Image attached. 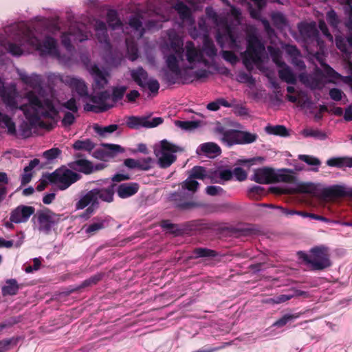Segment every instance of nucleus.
<instances>
[{
  "label": "nucleus",
  "mask_w": 352,
  "mask_h": 352,
  "mask_svg": "<svg viewBox=\"0 0 352 352\" xmlns=\"http://www.w3.org/2000/svg\"><path fill=\"white\" fill-rule=\"evenodd\" d=\"M87 69L94 78V96L100 94L108 84V79L109 74L106 70L100 69L96 64L87 65Z\"/></svg>",
  "instance_id": "nucleus-19"
},
{
  "label": "nucleus",
  "mask_w": 352,
  "mask_h": 352,
  "mask_svg": "<svg viewBox=\"0 0 352 352\" xmlns=\"http://www.w3.org/2000/svg\"><path fill=\"white\" fill-rule=\"evenodd\" d=\"M173 8L177 12L179 18L183 23H186L190 28H188V33L192 38H197L200 36H208L207 27L206 25V20L201 18L199 21V30L194 26L195 21L192 16L191 11L189 8L182 1H177L173 7Z\"/></svg>",
  "instance_id": "nucleus-9"
},
{
  "label": "nucleus",
  "mask_w": 352,
  "mask_h": 352,
  "mask_svg": "<svg viewBox=\"0 0 352 352\" xmlns=\"http://www.w3.org/2000/svg\"><path fill=\"white\" fill-rule=\"evenodd\" d=\"M293 295L291 294H280L272 298L267 300V302L274 304L283 303L293 298Z\"/></svg>",
  "instance_id": "nucleus-51"
},
{
  "label": "nucleus",
  "mask_w": 352,
  "mask_h": 352,
  "mask_svg": "<svg viewBox=\"0 0 352 352\" xmlns=\"http://www.w3.org/2000/svg\"><path fill=\"white\" fill-rule=\"evenodd\" d=\"M294 318H296V317L294 316L293 315L286 314V315L283 316L281 318H280L279 320L276 321L273 324V326L277 327H282L285 326L289 321H290L291 320H292Z\"/></svg>",
  "instance_id": "nucleus-59"
},
{
  "label": "nucleus",
  "mask_w": 352,
  "mask_h": 352,
  "mask_svg": "<svg viewBox=\"0 0 352 352\" xmlns=\"http://www.w3.org/2000/svg\"><path fill=\"white\" fill-rule=\"evenodd\" d=\"M153 160L151 157H145L138 160L129 158L124 160V165L129 168H137L143 170H148L152 166Z\"/></svg>",
  "instance_id": "nucleus-29"
},
{
  "label": "nucleus",
  "mask_w": 352,
  "mask_h": 352,
  "mask_svg": "<svg viewBox=\"0 0 352 352\" xmlns=\"http://www.w3.org/2000/svg\"><path fill=\"white\" fill-rule=\"evenodd\" d=\"M172 9L173 8H167L164 10H162L161 8L156 9L153 12V14L156 15L159 18V20L157 21H155L153 19L149 20L146 24V28L148 30H159L161 28L162 23L170 19V13L172 12Z\"/></svg>",
  "instance_id": "nucleus-26"
},
{
  "label": "nucleus",
  "mask_w": 352,
  "mask_h": 352,
  "mask_svg": "<svg viewBox=\"0 0 352 352\" xmlns=\"http://www.w3.org/2000/svg\"><path fill=\"white\" fill-rule=\"evenodd\" d=\"M142 13L138 12L131 16L128 25L124 28L116 10H109L107 14V21L111 30L116 32V34L121 33L127 36L125 38L127 56L132 61L138 57L135 40L140 38L145 32V28L142 26Z\"/></svg>",
  "instance_id": "nucleus-4"
},
{
  "label": "nucleus",
  "mask_w": 352,
  "mask_h": 352,
  "mask_svg": "<svg viewBox=\"0 0 352 352\" xmlns=\"http://www.w3.org/2000/svg\"><path fill=\"white\" fill-rule=\"evenodd\" d=\"M78 116V113L64 111V116L61 120V124L64 127H69L72 125Z\"/></svg>",
  "instance_id": "nucleus-47"
},
{
  "label": "nucleus",
  "mask_w": 352,
  "mask_h": 352,
  "mask_svg": "<svg viewBox=\"0 0 352 352\" xmlns=\"http://www.w3.org/2000/svg\"><path fill=\"white\" fill-rule=\"evenodd\" d=\"M69 75H61L60 74L51 73L48 75L47 79L53 84H56L58 82L64 83V78L68 77Z\"/></svg>",
  "instance_id": "nucleus-57"
},
{
  "label": "nucleus",
  "mask_w": 352,
  "mask_h": 352,
  "mask_svg": "<svg viewBox=\"0 0 352 352\" xmlns=\"http://www.w3.org/2000/svg\"><path fill=\"white\" fill-rule=\"evenodd\" d=\"M343 95V92L338 88H332L329 90L330 98L335 101H340Z\"/></svg>",
  "instance_id": "nucleus-61"
},
{
  "label": "nucleus",
  "mask_w": 352,
  "mask_h": 352,
  "mask_svg": "<svg viewBox=\"0 0 352 352\" xmlns=\"http://www.w3.org/2000/svg\"><path fill=\"white\" fill-rule=\"evenodd\" d=\"M162 122L163 120L160 117L149 119L146 117L132 116L128 118L126 125L131 129H138L140 126L152 128L160 125Z\"/></svg>",
  "instance_id": "nucleus-23"
},
{
  "label": "nucleus",
  "mask_w": 352,
  "mask_h": 352,
  "mask_svg": "<svg viewBox=\"0 0 352 352\" xmlns=\"http://www.w3.org/2000/svg\"><path fill=\"white\" fill-rule=\"evenodd\" d=\"M342 2L346 4L344 10L349 14L346 25L352 34V0H342Z\"/></svg>",
  "instance_id": "nucleus-49"
},
{
  "label": "nucleus",
  "mask_w": 352,
  "mask_h": 352,
  "mask_svg": "<svg viewBox=\"0 0 352 352\" xmlns=\"http://www.w3.org/2000/svg\"><path fill=\"white\" fill-rule=\"evenodd\" d=\"M234 108V112L236 115L239 116H245L248 113V110L244 106L234 104V106L232 107Z\"/></svg>",
  "instance_id": "nucleus-64"
},
{
  "label": "nucleus",
  "mask_w": 352,
  "mask_h": 352,
  "mask_svg": "<svg viewBox=\"0 0 352 352\" xmlns=\"http://www.w3.org/2000/svg\"><path fill=\"white\" fill-rule=\"evenodd\" d=\"M267 50L272 58L274 63L279 67L278 75L280 78L289 84H295L296 82V76L288 67L282 60V52L278 48L273 46H268Z\"/></svg>",
  "instance_id": "nucleus-15"
},
{
  "label": "nucleus",
  "mask_w": 352,
  "mask_h": 352,
  "mask_svg": "<svg viewBox=\"0 0 352 352\" xmlns=\"http://www.w3.org/2000/svg\"><path fill=\"white\" fill-rule=\"evenodd\" d=\"M206 192L211 196L221 195L223 193V189L218 186H210L206 188Z\"/></svg>",
  "instance_id": "nucleus-58"
},
{
  "label": "nucleus",
  "mask_w": 352,
  "mask_h": 352,
  "mask_svg": "<svg viewBox=\"0 0 352 352\" xmlns=\"http://www.w3.org/2000/svg\"><path fill=\"white\" fill-rule=\"evenodd\" d=\"M327 20L328 23L334 28H336L340 23V19L333 10H329L327 13Z\"/></svg>",
  "instance_id": "nucleus-50"
},
{
  "label": "nucleus",
  "mask_w": 352,
  "mask_h": 352,
  "mask_svg": "<svg viewBox=\"0 0 352 352\" xmlns=\"http://www.w3.org/2000/svg\"><path fill=\"white\" fill-rule=\"evenodd\" d=\"M64 84L68 86L72 92L76 93L80 98L83 99L90 98L93 96H89L88 87L85 81L79 77L68 76L64 78Z\"/></svg>",
  "instance_id": "nucleus-20"
},
{
  "label": "nucleus",
  "mask_w": 352,
  "mask_h": 352,
  "mask_svg": "<svg viewBox=\"0 0 352 352\" xmlns=\"http://www.w3.org/2000/svg\"><path fill=\"white\" fill-rule=\"evenodd\" d=\"M167 37L161 49L169 72L177 78L188 76L201 79L208 76L210 72L207 69L198 68L201 65H210L199 47L192 41H187L184 46L182 38L173 29L167 32Z\"/></svg>",
  "instance_id": "nucleus-2"
},
{
  "label": "nucleus",
  "mask_w": 352,
  "mask_h": 352,
  "mask_svg": "<svg viewBox=\"0 0 352 352\" xmlns=\"http://www.w3.org/2000/svg\"><path fill=\"white\" fill-rule=\"evenodd\" d=\"M16 72L21 81L25 85L34 89V91H31L27 93V99L28 94L32 92L34 94V96L40 98L43 102L45 100H49V98H44L41 95L43 82L41 76L36 74L35 73L28 74L25 71L20 69H17Z\"/></svg>",
  "instance_id": "nucleus-18"
},
{
  "label": "nucleus",
  "mask_w": 352,
  "mask_h": 352,
  "mask_svg": "<svg viewBox=\"0 0 352 352\" xmlns=\"http://www.w3.org/2000/svg\"><path fill=\"white\" fill-rule=\"evenodd\" d=\"M0 126L6 128L8 133L11 135L16 134L15 124L12 119L5 113L0 111Z\"/></svg>",
  "instance_id": "nucleus-39"
},
{
  "label": "nucleus",
  "mask_w": 352,
  "mask_h": 352,
  "mask_svg": "<svg viewBox=\"0 0 352 352\" xmlns=\"http://www.w3.org/2000/svg\"><path fill=\"white\" fill-rule=\"evenodd\" d=\"M300 80L311 89H320L324 86L323 76L320 71L316 70L312 74H301Z\"/></svg>",
  "instance_id": "nucleus-25"
},
{
  "label": "nucleus",
  "mask_w": 352,
  "mask_h": 352,
  "mask_svg": "<svg viewBox=\"0 0 352 352\" xmlns=\"http://www.w3.org/2000/svg\"><path fill=\"white\" fill-rule=\"evenodd\" d=\"M251 179L261 184H271L279 181L278 175L272 168L264 167L254 170Z\"/></svg>",
  "instance_id": "nucleus-21"
},
{
  "label": "nucleus",
  "mask_w": 352,
  "mask_h": 352,
  "mask_svg": "<svg viewBox=\"0 0 352 352\" xmlns=\"http://www.w3.org/2000/svg\"><path fill=\"white\" fill-rule=\"evenodd\" d=\"M8 183L7 175L5 173L0 172V201L6 194L5 185Z\"/></svg>",
  "instance_id": "nucleus-53"
},
{
  "label": "nucleus",
  "mask_w": 352,
  "mask_h": 352,
  "mask_svg": "<svg viewBox=\"0 0 352 352\" xmlns=\"http://www.w3.org/2000/svg\"><path fill=\"white\" fill-rule=\"evenodd\" d=\"M194 253L196 257H212L216 255L214 251L207 248H197Z\"/></svg>",
  "instance_id": "nucleus-52"
},
{
  "label": "nucleus",
  "mask_w": 352,
  "mask_h": 352,
  "mask_svg": "<svg viewBox=\"0 0 352 352\" xmlns=\"http://www.w3.org/2000/svg\"><path fill=\"white\" fill-rule=\"evenodd\" d=\"M49 100H52L55 103V105L58 110V113L59 112V111H63V109H67V112H78L79 107L77 104L76 99L74 98H71L67 101L63 102L61 104L59 102V101L52 98H49Z\"/></svg>",
  "instance_id": "nucleus-31"
},
{
  "label": "nucleus",
  "mask_w": 352,
  "mask_h": 352,
  "mask_svg": "<svg viewBox=\"0 0 352 352\" xmlns=\"http://www.w3.org/2000/svg\"><path fill=\"white\" fill-rule=\"evenodd\" d=\"M72 167L85 174L91 173L95 169L91 162L86 160H78L74 162Z\"/></svg>",
  "instance_id": "nucleus-35"
},
{
  "label": "nucleus",
  "mask_w": 352,
  "mask_h": 352,
  "mask_svg": "<svg viewBox=\"0 0 352 352\" xmlns=\"http://www.w3.org/2000/svg\"><path fill=\"white\" fill-rule=\"evenodd\" d=\"M201 51L203 54L204 53L211 59H213L217 54V50L216 49L212 41L208 36H205L204 38Z\"/></svg>",
  "instance_id": "nucleus-34"
},
{
  "label": "nucleus",
  "mask_w": 352,
  "mask_h": 352,
  "mask_svg": "<svg viewBox=\"0 0 352 352\" xmlns=\"http://www.w3.org/2000/svg\"><path fill=\"white\" fill-rule=\"evenodd\" d=\"M298 159L301 161L305 162L306 164L311 165V166H316V168H314L312 170L314 171H318V166L320 165L321 162L319 160V159L308 155H299Z\"/></svg>",
  "instance_id": "nucleus-46"
},
{
  "label": "nucleus",
  "mask_w": 352,
  "mask_h": 352,
  "mask_svg": "<svg viewBox=\"0 0 352 352\" xmlns=\"http://www.w3.org/2000/svg\"><path fill=\"white\" fill-rule=\"evenodd\" d=\"M175 124L177 127L188 131H192L196 129L199 128L201 125V121L197 120H189V121H175Z\"/></svg>",
  "instance_id": "nucleus-40"
},
{
  "label": "nucleus",
  "mask_w": 352,
  "mask_h": 352,
  "mask_svg": "<svg viewBox=\"0 0 352 352\" xmlns=\"http://www.w3.org/2000/svg\"><path fill=\"white\" fill-rule=\"evenodd\" d=\"M60 32L59 25L46 19L40 21L32 30L24 22L14 23L3 29L0 35V45L13 56L36 51L40 56L60 59L57 40L52 35Z\"/></svg>",
  "instance_id": "nucleus-1"
},
{
  "label": "nucleus",
  "mask_w": 352,
  "mask_h": 352,
  "mask_svg": "<svg viewBox=\"0 0 352 352\" xmlns=\"http://www.w3.org/2000/svg\"><path fill=\"white\" fill-rule=\"evenodd\" d=\"M247 50L242 53L243 61L248 69H252L255 65L262 69L263 58L265 54V46L258 39L255 32L247 35Z\"/></svg>",
  "instance_id": "nucleus-7"
},
{
  "label": "nucleus",
  "mask_w": 352,
  "mask_h": 352,
  "mask_svg": "<svg viewBox=\"0 0 352 352\" xmlns=\"http://www.w3.org/2000/svg\"><path fill=\"white\" fill-rule=\"evenodd\" d=\"M126 89V86H119L113 89L112 95L110 91L105 90L97 96H93L91 102L94 104H86L84 106L85 111L98 112L111 108L116 102L122 98Z\"/></svg>",
  "instance_id": "nucleus-8"
},
{
  "label": "nucleus",
  "mask_w": 352,
  "mask_h": 352,
  "mask_svg": "<svg viewBox=\"0 0 352 352\" xmlns=\"http://www.w3.org/2000/svg\"><path fill=\"white\" fill-rule=\"evenodd\" d=\"M139 189V185L137 183L122 184L118 188V195L121 198H127L135 195Z\"/></svg>",
  "instance_id": "nucleus-30"
},
{
  "label": "nucleus",
  "mask_w": 352,
  "mask_h": 352,
  "mask_svg": "<svg viewBox=\"0 0 352 352\" xmlns=\"http://www.w3.org/2000/svg\"><path fill=\"white\" fill-rule=\"evenodd\" d=\"M105 150L109 152V155H113L123 151V149L118 144H104Z\"/></svg>",
  "instance_id": "nucleus-60"
},
{
  "label": "nucleus",
  "mask_w": 352,
  "mask_h": 352,
  "mask_svg": "<svg viewBox=\"0 0 352 352\" xmlns=\"http://www.w3.org/2000/svg\"><path fill=\"white\" fill-rule=\"evenodd\" d=\"M113 188L114 186L111 184L107 188H98L88 191L80 196V199L76 204V208L82 210L88 206L82 217H89L93 214L94 209L98 207L99 200L107 202L113 201Z\"/></svg>",
  "instance_id": "nucleus-6"
},
{
  "label": "nucleus",
  "mask_w": 352,
  "mask_h": 352,
  "mask_svg": "<svg viewBox=\"0 0 352 352\" xmlns=\"http://www.w3.org/2000/svg\"><path fill=\"white\" fill-rule=\"evenodd\" d=\"M272 20L274 25L278 29H285L287 27V21L285 16L280 12H274L272 14Z\"/></svg>",
  "instance_id": "nucleus-43"
},
{
  "label": "nucleus",
  "mask_w": 352,
  "mask_h": 352,
  "mask_svg": "<svg viewBox=\"0 0 352 352\" xmlns=\"http://www.w3.org/2000/svg\"><path fill=\"white\" fill-rule=\"evenodd\" d=\"M298 258L309 264L314 270H323L331 265L328 250L324 247H316L310 250V254L300 251Z\"/></svg>",
  "instance_id": "nucleus-10"
},
{
  "label": "nucleus",
  "mask_w": 352,
  "mask_h": 352,
  "mask_svg": "<svg viewBox=\"0 0 352 352\" xmlns=\"http://www.w3.org/2000/svg\"><path fill=\"white\" fill-rule=\"evenodd\" d=\"M213 177L216 178L219 183H221V181H228L230 180L232 177V172L230 170L226 169L219 172H214L212 173Z\"/></svg>",
  "instance_id": "nucleus-48"
},
{
  "label": "nucleus",
  "mask_w": 352,
  "mask_h": 352,
  "mask_svg": "<svg viewBox=\"0 0 352 352\" xmlns=\"http://www.w3.org/2000/svg\"><path fill=\"white\" fill-rule=\"evenodd\" d=\"M96 37L104 50L109 52L111 47L109 41L106 23L100 20L94 21Z\"/></svg>",
  "instance_id": "nucleus-24"
},
{
  "label": "nucleus",
  "mask_w": 352,
  "mask_h": 352,
  "mask_svg": "<svg viewBox=\"0 0 352 352\" xmlns=\"http://www.w3.org/2000/svg\"><path fill=\"white\" fill-rule=\"evenodd\" d=\"M60 154V151L58 148H52L43 153V157L47 160H53Z\"/></svg>",
  "instance_id": "nucleus-56"
},
{
  "label": "nucleus",
  "mask_w": 352,
  "mask_h": 352,
  "mask_svg": "<svg viewBox=\"0 0 352 352\" xmlns=\"http://www.w3.org/2000/svg\"><path fill=\"white\" fill-rule=\"evenodd\" d=\"M36 217L38 221V230L45 234H49L52 228L61 220V215L45 209L37 212Z\"/></svg>",
  "instance_id": "nucleus-17"
},
{
  "label": "nucleus",
  "mask_w": 352,
  "mask_h": 352,
  "mask_svg": "<svg viewBox=\"0 0 352 352\" xmlns=\"http://www.w3.org/2000/svg\"><path fill=\"white\" fill-rule=\"evenodd\" d=\"M90 32L83 23H75L69 26L67 32L62 33L61 43L65 49L71 52L73 49L72 43L82 42L88 39Z\"/></svg>",
  "instance_id": "nucleus-11"
},
{
  "label": "nucleus",
  "mask_w": 352,
  "mask_h": 352,
  "mask_svg": "<svg viewBox=\"0 0 352 352\" xmlns=\"http://www.w3.org/2000/svg\"><path fill=\"white\" fill-rule=\"evenodd\" d=\"M179 147L166 140L155 147V155L161 168L169 167L176 160Z\"/></svg>",
  "instance_id": "nucleus-12"
},
{
  "label": "nucleus",
  "mask_w": 352,
  "mask_h": 352,
  "mask_svg": "<svg viewBox=\"0 0 352 352\" xmlns=\"http://www.w3.org/2000/svg\"><path fill=\"white\" fill-rule=\"evenodd\" d=\"M130 76L132 80L142 89H148L154 95L158 93L159 82L154 78L148 77L147 72L142 67L131 69Z\"/></svg>",
  "instance_id": "nucleus-14"
},
{
  "label": "nucleus",
  "mask_w": 352,
  "mask_h": 352,
  "mask_svg": "<svg viewBox=\"0 0 352 352\" xmlns=\"http://www.w3.org/2000/svg\"><path fill=\"white\" fill-rule=\"evenodd\" d=\"M207 16L214 23L218 29L216 39L223 47H228L236 52H241L245 44L243 35H236V28L241 24V12L230 6V12L225 18L220 17L212 8L206 10Z\"/></svg>",
  "instance_id": "nucleus-3"
},
{
  "label": "nucleus",
  "mask_w": 352,
  "mask_h": 352,
  "mask_svg": "<svg viewBox=\"0 0 352 352\" xmlns=\"http://www.w3.org/2000/svg\"><path fill=\"white\" fill-rule=\"evenodd\" d=\"M257 135L254 133L233 129L224 131L221 140L227 146L234 144H250L256 141Z\"/></svg>",
  "instance_id": "nucleus-16"
},
{
  "label": "nucleus",
  "mask_w": 352,
  "mask_h": 352,
  "mask_svg": "<svg viewBox=\"0 0 352 352\" xmlns=\"http://www.w3.org/2000/svg\"><path fill=\"white\" fill-rule=\"evenodd\" d=\"M238 81L240 82L248 83L250 85H254V78L249 74L241 72L238 75Z\"/></svg>",
  "instance_id": "nucleus-55"
},
{
  "label": "nucleus",
  "mask_w": 352,
  "mask_h": 352,
  "mask_svg": "<svg viewBox=\"0 0 352 352\" xmlns=\"http://www.w3.org/2000/svg\"><path fill=\"white\" fill-rule=\"evenodd\" d=\"M197 179L203 181L210 179V182H219L213 177L212 172L202 166H195L191 169L189 177L182 184V188L179 192L173 193L170 196L171 200L177 202V207L187 209L196 206L194 202L186 200L191 198L199 186V183L195 180Z\"/></svg>",
  "instance_id": "nucleus-5"
},
{
  "label": "nucleus",
  "mask_w": 352,
  "mask_h": 352,
  "mask_svg": "<svg viewBox=\"0 0 352 352\" xmlns=\"http://www.w3.org/2000/svg\"><path fill=\"white\" fill-rule=\"evenodd\" d=\"M80 178L78 174L66 168H60L46 176V179L64 190Z\"/></svg>",
  "instance_id": "nucleus-13"
},
{
  "label": "nucleus",
  "mask_w": 352,
  "mask_h": 352,
  "mask_svg": "<svg viewBox=\"0 0 352 352\" xmlns=\"http://www.w3.org/2000/svg\"><path fill=\"white\" fill-rule=\"evenodd\" d=\"M286 52L292 58V63L297 66L299 69H304L305 65L304 62L299 59V52L298 49L293 45H287L285 48Z\"/></svg>",
  "instance_id": "nucleus-38"
},
{
  "label": "nucleus",
  "mask_w": 352,
  "mask_h": 352,
  "mask_svg": "<svg viewBox=\"0 0 352 352\" xmlns=\"http://www.w3.org/2000/svg\"><path fill=\"white\" fill-rule=\"evenodd\" d=\"M107 225V222L105 219H94L89 225L85 227V230L87 234L94 235L100 230L104 229Z\"/></svg>",
  "instance_id": "nucleus-33"
},
{
  "label": "nucleus",
  "mask_w": 352,
  "mask_h": 352,
  "mask_svg": "<svg viewBox=\"0 0 352 352\" xmlns=\"http://www.w3.org/2000/svg\"><path fill=\"white\" fill-rule=\"evenodd\" d=\"M327 164L329 166L340 168L344 167L352 168V157H332L327 161Z\"/></svg>",
  "instance_id": "nucleus-32"
},
{
  "label": "nucleus",
  "mask_w": 352,
  "mask_h": 352,
  "mask_svg": "<svg viewBox=\"0 0 352 352\" xmlns=\"http://www.w3.org/2000/svg\"><path fill=\"white\" fill-rule=\"evenodd\" d=\"M19 287L14 279H10L6 281V285L2 288V294L3 296L14 295L16 294Z\"/></svg>",
  "instance_id": "nucleus-44"
},
{
  "label": "nucleus",
  "mask_w": 352,
  "mask_h": 352,
  "mask_svg": "<svg viewBox=\"0 0 352 352\" xmlns=\"http://www.w3.org/2000/svg\"><path fill=\"white\" fill-rule=\"evenodd\" d=\"M95 147V144L89 139L77 140L73 144V148L77 151H85L90 152Z\"/></svg>",
  "instance_id": "nucleus-41"
},
{
  "label": "nucleus",
  "mask_w": 352,
  "mask_h": 352,
  "mask_svg": "<svg viewBox=\"0 0 352 352\" xmlns=\"http://www.w3.org/2000/svg\"><path fill=\"white\" fill-rule=\"evenodd\" d=\"M265 131L267 133L272 135H280L282 137H287L289 135L288 130L283 125L267 126L265 128Z\"/></svg>",
  "instance_id": "nucleus-42"
},
{
  "label": "nucleus",
  "mask_w": 352,
  "mask_h": 352,
  "mask_svg": "<svg viewBox=\"0 0 352 352\" xmlns=\"http://www.w3.org/2000/svg\"><path fill=\"white\" fill-rule=\"evenodd\" d=\"M118 128L117 124H110L106 126H100L98 125L94 126V131L100 136L105 137L108 134H111V133L116 131Z\"/></svg>",
  "instance_id": "nucleus-45"
},
{
  "label": "nucleus",
  "mask_w": 352,
  "mask_h": 352,
  "mask_svg": "<svg viewBox=\"0 0 352 352\" xmlns=\"http://www.w3.org/2000/svg\"><path fill=\"white\" fill-rule=\"evenodd\" d=\"M299 32L302 37L311 41H316L318 45L321 46L318 38V32L315 23H303L298 25Z\"/></svg>",
  "instance_id": "nucleus-27"
},
{
  "label": "nucleus",
  "mask_w": 352,
  "mask_h": 352,
  "mask_svg": "<svg viewBox=\"0 0 352 352\" xmlns=\"http://www.w3.org/2000/svg\"><path fill=\"white\" fill-rule=\"evenodd\" d=\"M346 192L345 188L341 186H333L325 188L323 192L324 197L328 198H336L344 197Z\"/></svg>",
  "instance_id": "nucleus-36"
},
{
  "label": "nucleus",
  "mask_w": 352,
  "mask_h": 352,
  "mask_svg": "<svg viewBox=\"0 0 352 352\" xmlns=\"http://www.w3.org/2000/svg\"><path fill=\"white\" fill-rule=\"evenodd\" d=\"M34 212L32 206L20 205L11 212L10 220L14 223H25Z\"/></svg>",
  "instance_id": "nucleus-22"
},
{
  "label": "nucleus",
  "mask_w": 352,
  "mask_h": 352,
  "mask_svg": "<svg viewBox=\"0 0 352 352\" xmlns=\"http://www.w3.org/2000/svg\"><path fill=\"white\" fill-rule=\"evenodd\" d=\"M300 134L304 138H314L320 140H324L327 138V135L324 132L320 129L314 128H305L301 131Z\"/></svg>",
  "instance_id": "nucleus-37"
},
{
  "label": "nucleus",
  "mask_w": 352,
  "mask_h": 352,
  "mask_svg": "<svg viewBox=\"0 0 352 352\" xmlns=\"http://www.w3.org/2000/svg\"><path fill=\"white\" fill-rule=\"evenodd\" d=\"M220 147L214 142H206L200 144L196 149V153L199 155H205L210 158H214L221 154Z\"/></svg>",
  "instance_id": "nucleus-28"
},
{
  "label": "nucleus",
  "mask_w": 352,
  "mask_h": 352,
  "mask_svg": "<svg viewBox=\"0 0 352 352\" xmlns=\"http://www.w3.org/2000/svg\"><path fill=\"white\" fill-rule=\"evenodd\" d=\"M232 175H234L239 181H243L247 178L248 175L243 168L237 167L234 169Z\"/></svg>",
  "instance_id": "nucleus-62"
},
{
  "label": "nucleus",
  "mask_w": 352,
  "mask_h": 352,
  "mask_svg": "<svg viewBox=\"0 0 352 352\" xmlns=\"http://www.w3.org/2000/svg\"><path fill=\"white\" fill-rule=\"evenodd\" d=\"M319 28L322 34L330 41H333V36L329 33L327 25L323 21L319 22Z\"/></svg>",
  "instance_id": "nucleus-63"
},
{
  "label": "nucleus",
  "mask_w": 352,
  "mask_h": 352,
  "mask_svg": "<svg viewBox=\"0 0 352 352\" xmlns=\"http://www.w3.org/2000/svg\"><path fill=\"white\" fill-rule=\"evenodd\" d=\"M221 54L223 58L232 65L236 64L239 61L238 57L230 51L223 50Z\"/></svg>",
  "instance_id": "nucleus-54"
}]
</instances>
